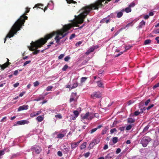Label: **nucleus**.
<instances>
[{
	"label": "nucleus",
	"instance_id": "obj_1",
	"mask_svg": "<svg viewBox=\"0 0 159 159\" xmlns=\"http://www.w3.org/2000/svg\"><path fill=\"white\" fill-rule=\"evenodd\" d=\"M72 27L71 24H68L64 25L63 28L60 30L56 31H53L52 32L46 35L44 38H41L35 42H32L31 43V46L29 47V49L30 51H33L35 49L41 47L42 45H44L47 42V40L52 38L53 36L56 35L55 38L56 42L58 43L60 40L63 38L69 33L68 31Z\"/></svg>",
	"mask_w": 159,
	"mask_h": 159
},
{
	"label": "nucleus",
	"instance_id": "obj_2",
	"mask_svg": "<svg viewBox=\"0 0 159 159\" xmlns=\"http://www.w3.org/2000/svg\"><path fill=\"white\" fill-rule=\"evenodd\" d=\"M26 11L25 13L21 16L20 18L17 20L12 26L9 33L7 34L6 38L4 39V43L6 40V39L8 37L10 38L13 37L15 34H16L17 31L20 30L23 25L25 22V20L28 19V17L25 15L30 11V8L26 7L25 8Z\"/></svg>",
	"mask_w": 159,
	"mask_h": 159
},
{
	"label": "nucleus",
	"instance_id": "obj_3",
	"mask_svg": "<svg viewBox=\"0 0 159 159\" xmlns=\"http://www.w3.org/2000/svg\"><path fill=\"white\" fill-rule=\"evenodd\" d=\"M152 140V139L148 136H145L143 137L141 139L140 143L144 147H147L149 143Z\"/></svg>",
	"mask_w": 159,
	"mask_h": 159
},
{
	"label": "nucleus",
	"instance_id": "obj_4",
	"mask_svg": "<svg viewBox=\"0 0 159 159\" xmlns=\"http://www.w3.org/2000/svg\"><path fill=\"white\" fill-rule=\"evenodd\" d=\"M95 116V114L88 112L84 115L81 116V119L82 120L86 119L88 120H91Z\"/></svg>",
	"mask_w": 159,
	"mask_h": 159
},
{
	"label": "nucleus",
	"instance_id": "obj_5",
	"mask_svg": "<svg viewBox=\"0 0 159 159\" xmlns=\"http://www.w3.org/2000/svg\"><path fill=\"white\" fill-rule=\"evenodd\" d=\"M91 97L93 98H100L102 97V94L99 91L94 92L91 95Z\"/></svg>",
	"mask_w": 159,
	"mask_h": 159
},
{
	"label": "nucleus",
	"instance_id": "obj_6",
	"mask_svg": "<svg viewBox=\"0 0 159 159\" xmlns=\"http://www.w3.org/2000/svg\"><path fill=\"white\" fill-rule=\"evenodd\" d=\"M31 149L36 154H39L42 150L40 147L36 146L32 147Z\"/></svg>",
	"mask_w": 159,
	"mask_h": 159
},
{
	"label": "nucleus",
	"instance_id": "obj_7",
	"mask_svg": "<svg viewBox=\"0 0 159 159\" xmlns=\"http://www.w3.org/2000/svg\"><path fill=\"white\" fill-rule=\"evenodd\" d=\"M28 105H24L22 106H20L18 108V111H21L27 110L28 108Z\"/></svg>",
	"mask_w": 159,
	"mask_h": 159
},
{
	"label": "nucleus",
	"instance_id": "obj_8",
	"mask_svg": "<svg viewBox=\"0 0 159 159\" xmlns=\"http://www.w3.org/2000/svg\"><path fill=\"white\" fill-rule=\"evenodd\" d=\"M29 122V121L26 120H25L18 121L17 122V124L19 125H24L25 124H28Z\"/></svg>",
	"mask_w": 159,
	"mask_h": 159
},
{
	"label": "nucleus",
	"instance_id": "obj_9",
	"mask_svg": "<svg viewBox=\"0 0 159 159\" xmlns=\"http://www.w3.org/2000/svg\"><path fill=\"white\" fill-rule=\"evenodd\" d=\"M81 140L77 142H74L71 143V148L72 149L75 148L77 147L79 143H80Z\"/></svg>",
	"mask_w": 159,
	"mask_h": 159
},
{
	"label": "nucleus",
	"instance_id": "obj_10",
	"mask_svg": "<svg viewBox=\"0 0 159 159\" xmlns=\"http://www.w3.org/2000/svg\"><path fill=\"white\" fill-rule=\"evenodd\" d=\"M114 156V154L111 152L108 154L105 157V159H111Z\"/></svg>",
	"mask_w": 159,
	"mask_h": 159
},
{
	"label": "nucleus",
	"instance_id": "obj_11",
	"mask_svg": "<svg viewBox=\"0 0 159 159\" xmlns=\"http://www.w3.org/2000/svg\"><path fill=\"white\" fill-rule=\"evenodd\" d=\"M35 7H38L42 10H43V5L41 4H36L34 7H33V8Z\"/></svg>",
	"mask_w": 159,
	"mask_h": 159
},
{
	"label": "nucleus",
	"instance_id": "obj_12",
	"mask_svg": "<svg viewBox=\"0 0 159 159\" xmlns=\"http://www.w3.org/2000/svg\"><path fill=\"white\" fill-rule=\"evenodd\" d=\"M145 25V22L144 20H142L139 24V28L140 29L142 28L143 26Z\"/></svg>",
	"mask_w": 159,
	"mask_h": 159
},
{
	"label": "nucleus",
	"instance_id": "obj_13",
	"mask_svg": "<svg viewBox=\"0 0 159 159\" xmlns=\"http://www.w3.org/2000/svg\"><path fill=\"white\" fill-rule=\"evenodd\" d=\"M98 86L102 88H104L103 84L101 81H98L96 82Z\"/></svg>",
	"mask_w": 159,
	"mask_h": 159
},
{
	"label": "nucleus",
	"instance_id": "obj_14",
	"mask_svg": "<svg viewBox=\"0 0 159 159\" xmlns=\"http://www.w3.org/2000/svg\"><path fill=\"white\" fill-rule=\"evenodd\" d=\"M73 113L75 116L72 118V119L74 120H75L76 118L78 116L79 113L78 111H74L73 112Z\"/></svg>",
	"mask_w": 159,
	"mask_h": 159
},
{
	"label": "nucleus",
	"instance_id": "obj_15",
	"mask_svg": "<svg viewBox=\"0 0 159 159\" xmlns=\"http://www.w3.org/2000/svg\"><path fill=\"white\" fill-rule=\"evenodd\" d=\"M125 11L126 13H129L131 12V9L130 7H126L125 8V10L123 9L121 10L122 11Z\"/></svg>",
	"mask_w": 159,
	"mask_h": 159
},
{
	"label": "nucleus",
	"instance_id": "obj_16",
	"mask_svg": "<svg viewBox=\"0 0 159 159\" xmlns=\"http://www.w3.org/2000/svg\"><path fill=\"white\" fill-rule=\"evenodd\" d=\"M9 65V64H8V62H6L2 66H1V68L2 69L4 70L5 68H6Z\"/></svg>",
	"mask_w": 159,
	"mask_h": 159
},
{
	"label": "nucleus",
	"instance_id": "obj_17",
	"mask_svg": "<svg viewBox=\"0 0 159 159\" xmlns=\"http://www.w3.org/2000/svg\"><path fill=\"white\" fill-rule=\"evenodd\" d=\"M36 120L39 122H41L43 120V117L41 116H38L36 118Z\"/></svg>",
	"mask_w": 159,
	"mask_h": 159
},
{
	"label": "nucleus",
	"instance_id": "obj_18",
	"mask_svg": "<svg viewBox=\"0 0 159 159\" xmlns=\"http://www.w3.org/2000/svg\"><path fill=\"white\" fill-rule=\"evenodd\" d=\"M135 120L134 118H129L128 119V122L129 123H133L135 122Z\"/></svg>",
	"mask_w": 159,
	"mask_h": 159
},
{
	"label": "nucleus",
	"instance_id": "obj_19",
	"mask_svg": "<svg viewBox=\"0 0 159 159\" xmlns=\"http://www.w3.org/2000/svg\"><path fill=\"white\" fill-rule=\"evenodd\" d=\"M87 143L86 142L83 143L80 146V148L82 150L85 148L86 147Z\"/></svg>",
	"mask_w": 159,
	"mask_h": 159
},
{
	"label": "nucleus",
	"instance_id": "obj_20",
	"mask_svg": "<svg viewBox=\"0 0 159 159\" xmlns=\"http://www.w3.org/2000/svg\"><path fill=\"white\" fill-rule=\"evenodd\" d=\"M122 12L123 11H121L118 12L117 14V17L118 18L121 17L123 15V13Z\"/></svg>",
	"mask_w": 159,
	"mask_h": 159
},
{
	"label": "nucleus",
	"instance_id": "obj_21",
	"mask_svg": "<svg viewBox=\"0 0 159 159\" xmlns=\"http://www.w3.org/2000/svg\"><path fill=\"white\" fill-rule=\"evenodd\" d=\"M70 147H68L65 148L63 149V152L66 153H68L69 151Z\"/></svg>",
	"mask_w": 159,
	"mask_h": 159
},
{
	"label": "nucleus",
	"instance_id": "obj_22",
	"mask_svg": "<svg viewBox=\"0 0 159 159\" xmlns=\"http://www.w3.org/2000/svg\"><path fill=\"white\" fill-rule=\"evenodd\" d=\"M96 140H93L90 143L89 145L90 146H92V147H93L94 145H95Z\"/></svg>",
	"mask_w": 159,
	"mask_h": 159
},
{
	"label": "nucleus",
	"instance_id": "obj_23",
	"mask_svg": "<svg viewBox=\"0 0 159 159\" xmlns=\"http://www.w3.org/2000/svg\"><path fill=\"white\" fill-rule=\"evenodd\" d=\"M118 138L117 137H113L112 139V142L113 143L115 144L118 142Z\"/></svg>",
	"mask_w": 159,
	"mask_h": 159
},
{
	"label": "nucleus",
	"instance_id": "obj_24",
	"mask_svg": "<svg viewBox=\"0 0 159 159\" xmlns=\"http://www.w3.org/2000/svg\"><path fill=\"white\" fill-rule=\"evenodd\" d=\"M151 40L149 39L146 40L144 42V44L145 45L149 44L151 42Z\"/></svg>",
	"mask_w": 159,
	"mask_h": 159
},
{
	"label": "nucleus",
	"instance_id": "obj_25",
	"mask_svg": "<svg viewBox=\"0 0 159 159\" xmlns=\"http://www.w3.org/2000/svg\"><path fill=\"white\" fill-rule=\"evenodd\" d=\"M78 84L77 82L74 83L73 84V86L71 88V89L75 88L77 87L78 85Z\"/></svg>",
	"mask_w": 159,
	"mask_h": 159
},
{
	"label": "nucleus",
	"instance_id": "obj_26",
	"mask_svg": "<svg viewBox=\"0 0 159 159\" xmlns=\"http://www.w3.org/2000/svg\"><path fill=\"white\" fill-rule=\"evenodd\" d=\"M65 136V135L62 134H58L57 136V138L59 139H62Z\"/></svg>",
	"mask_w": 159,
	"mask_h": 159
},
{
	"label": "nucleus",
	"instance_id": "obj_27",
	"mask_svg": "<svg viewBox=\"0 0 159 159\" xmlns=\"http://www.w3.org/2000/svg\"><path fill=\"white\" fill-rule=\"evenodd\" d=\"M149 126H150L149 125H148L146 126L144 128L142 132L143 133L147 131L148 130L149 127Z\"/></svg>",
	"mask_w": 159,
	"mask_h": 159
},
{
	"label": "nucleus",
	"instance_id": "obj_28",
	"mask_svg": "<svg viewBox=\"0 0 159 159\" xmlns=\"http://www.w3.org/2000/svg\"><path fill=\"white\" fill-rule=\"evenodd\" d=\"M66 0L67 2L68 3L70 4V3H72L75 4V3H76V2L75 1H74L73 0Z\"/></svg>",
	"mask_w": 159,
	"mask_h": 159
},
{
	"label": "nucleus",
	"instance_id": "obj_29",
	"mask_svg": "<svg viewBox=\"0 0 159 159\" xmlns=\"http://www.w3.org/2000/svg\"><path fill=\"white\" fill-rule=\"evenodd\" d=\"M87 78L86 77H83L81 78L80 82L81 83H83L87 79Z\"/></svg>",
	"mask_w": 159,
	"mask_h": 159
},
{
	"label": "nucleus",
	"instance_id": "obj_30",
	"mask_svg": "<svg viewBox=\"0 0 159 159\" xmlns=\"http://www.w3.org/2000/svg\"><path fill=\"white\" fill-rule=\"evenodd\" d=\"M53 88V87L52 86H49L47 87L46 90L47 91H48L51 90Z\"/></svg>",
	"mask_w": 159,
	"mask_h": 159
},
{
	"label": "nucleus",
	"instance_id": "obj_31",
	"mask_svg": "<svg viewBox=\"0 0 159 159\" xmlns=\"http://www.w3.org/2000/svg\"><path fill=\"white\" fill-rule=\"evenodd\" d=\"M44 98V97L43 96H40L39 97L35 99V100L37 101H39L41 100H43Z\"/></svg>",
	"mask_w": 159,
	"mask_h": 159
},
{
	"label": "nucleus",
	"instance_id": "obj_32",
	"mask_svg": "<svg viewBox=\"0 0 159 159\" xmlns=\"http://www.w3.org/2000/svg\"><path fill=\"white\" fill-rule=\"evenodd\" d=\"M37 115H38L37 114V112L36 111L31 113L30 115V116L31 117H34Z\"/></svg>",
	"mask_w": 159,
	"mask_h": 159
},
{
	"label": "nucleus",
	"instance_id": "obj_33",
	"mask_svg": "<svg viewBox=\"0 0 159 159\" xmlns=\"http://www.w3.org/2000/svg\"><path fill=\"white\" fill-rule=\"evenodd\" d=\"M77 96V93H71V97L72 98H74L75 99V98Z\"/></svg>",
	"mask_w": 159,
	"mask_h": 159
},
{
	"label": "nucleus",
	"instance_id": "obj_34",
	"mask_svg": "<svg viewBox=\"0 0 159 159\" xmlns=\"http://www.w3.org/2000/svg\"><path fill=\"white\" fill-rule=\"evenodd\" d=\"M4 150H0V159L1 158V156L4 155Z\"/></svg>",
	"mask_w": 159,
	"mask_h": 159
},
{
	"label": "nucleus",
	"instance_id": "obj_35",
	"mask_svg": "<svg viewBox=\"0 0 159 159\" xmlns=\"http://www.w3.org/2000/svg\"><path fill=\"white\" fill-rule=\"evenodd\" d=\"M55 117L59 119H61L62 118V116L61 114L56 115H55Z\"/></svg>",
	"mask_w": 159,
	"mask_h": 159
},
{
	"label": "nucleus",
	"instance_id": "obj_36",
	"mask_svg": "<svg viewBox=\"0 0 159 159\" xmlns=\"http://www.w3.org/2000/svg\"><path fill=\"white\" fill-rule=\"evenodd\" d=\"M132 127V126L131 125H129L127 126L126 128V130H129L131 129Z\"/></svg>",
	"mask_w": 159,
	"mask_h": 159
},
{
	"label": "nucleus",
	"instance_id": "obj_37",
	"mask_svg": "<svg viewBox=\"0 0 159 159\" xmlns=\"http://www.w3.org/2000/svg\"><path fill=\"white\" fill-rule=\"evenodd\" d=\"M117 130L116 129L114 128L113 129H111L110 130V133L111 134H112L114 133V132H116Z\"/></svg>",
	"mask_w": 159,
	"mask_h": 159
},
{
	"label": "nucleus",
	"instance_id": "obj_38",
	"mask_svg": "<svg viewBox=\"0 0 159 159\" xmlns=\"http://www.w3.org/2000/svg\"><path fill=\"white\" fill-rule=\"evenodd\" d=\"M135 3L133 2H132L130 4V5H129V7L131 8L132 7H134L135 6Z\"/></svg>",
	"mask_w": 159,
	"mask_h": 159
},
{
	"label": "nucleus",
	"instance_id": "obj_39",
	"mask_svg": "<svg viewBox=\"0 0 159 159\" xmlns=\"http://www.w3.org/2000/svg\"><path fill=\"white\" fill-rule=\"evenodd\" d=\"M102 22L103 23H108L109 22V20H106V19H103L102 20Z\"/></svg>",
	"mask_w": 159,
	"mask_h": 159
},
{
	"label": "nucleus",
	"instance_id": "obj_40",
	"mask_svg": "<svg viewBox=\"0 0 159 159\" xmlns=\"http://www.w3.org/2000/svg\"><path fill=\"white\" fill-rule=\"evenodd\" d=\"M141 113H140V112H139V111H135L134 112V116H138V115H139Z\"/></svg>",
	"mask_w": 159,
	"mask_h": 159
},
{
	"label": "nucleus",
	"instance_id": "obj_41",
	"mask_svg": "<svg viewBox=\"0 0 159 159\" xmlns=\"http://www.w3.org/2000/svg\"><path fill=\"white\" fill-rule=\"evenodd\" d=\"M31 61H26L23 64V66H25L26 65L30 63L31 62Z\"/></svg>",
	"mask_w": 159,
	"mask_h": 159
},
{
	"label": "nucleus",
	"instance_id": "obj_42",
	"mask_svg": "<svg viewBox=\"0 0 159 159\" xmlns=\"http://www.w3.org/2000/svg\"><path fill=\"white\" fill-rule=\"evenodd\" d=\"M68 68V66L67 65H65L63 67L62 70L63 71H65L66 69Z\"/></svg>",
	"mask_w": 159,
	"mask_h": 159
},
{
	"label": "nucleus",
	"instance_id": "obj_43",
	"mask_svg": "<svg viewBox=\"0 0 159 159\" xmlns=\"http://www.w3.org/2000/svg\"><path fill=\"white\" fill-rule=\"evenodd\" d=\"M107 129L105 128L104 129H103L102 132V134L103 135L105 134L107 131Z\"/></svg>",
	"mask_w": 159,
	"mask_h": 159
},
{
	"label": "nucleus",
	"instance_id": "obj_44",
	"mask_svg": "<svg viewBox=\"0 0 159 159\" xmlns=\"http://www.w3.org/2000/svg\"><path fill=\"white\" fill-rule=\"evenodd\" d=\"M40 50H36L33 52V54L34 55L37 54L39 52Z\"/></svg>",
	"mask_w": 159,
	"mask_h": 159
},
{
	"label": "nucleus",
	"instance_id": "obj_45",
	"mask_svg": "<svg viewBox=\"0 0 159 159\" xmlns=\"http://www.w3.org/2000/svg\"><path fill=\"white\" fill-rule=\"evenodd\" d=\"M97 130V129H96V128L93 129L90 131V133L91 134H92L94 132H95Z\"/></svg>",
	"mask_w": 159,
	"mask_h": 159
},
{
	"label": "nucleus",
	"instance_id": "obj_46",
	"mask_svg": "<svg viewBox=\"0 0 159 159\" xmlns=\"http://www.w3.org/2000/svg\"><path fill=\"white\" fill-rule=\"evenodd\" d=\"M150 102V99H148L145 103V106H147L149 102Z\"/></svg>",
	"mask_w": 159,
	"mask_h": 159
},
{
	"label": "nucleus",
	"instance_id": "obj_47",
	"mask_svg": "<svg viewBox=\"0 0 159 159\" xmlns=\"http://www.w3.org/2000/svg\"><path fill=\"white\" fill-rule=\"evenodd\" d=\"M75 34H73L70 36L69 39H72L74 38L75 37Z\"/></svg>",
	"mask_w": 159,
	"mask_h": 159
},
{
	"label": "nucleus",
	"instance_id": "obj_48",
	"mask_svg": "<svg viewBox=\"0 0 159 159\" xmlns=\"http://www.w3.org/2000/svg\"><path fill=\"white\" fill-rule=\"evenodd\" d=\"M159 87V82L157 84H156L153 87V89H155L157 87Z\"/></svg>",
	"mask_w": 159,
	"mask_h": 159
},
{
	"label": "nucleus",
	"instance_id": "obj_49",
	"mask_svg": "<svg viewBox=\"0 0 159 159\" xmlns=\"http://www.w3.org/2000/svg\"><path fill=\"white\" fill-rule=\"evenodd\" d=\"M39 84V83L38 81H36L34 83V86L36 87L38 86Z\"/></svg>",
	"mask_w": 159,
	"mask_h": 159
},
{
	"label": "nucleus",
	"instance_id": "obj_50",
	"mask_svg": "<svg viewBox=\"0 0 159 159\" xmlns=\"http://www.w3.org/2000/svg\"><path fill=\"white\" fill-rule=\"evenodd\" d=\"M154 105L153 104H151L150 106H149L146 109L148 110H149L152 107H154Z\"/></svg>",
	"mask_w": 159,
	"mask_h": 159
},
{
	"label": "nucleus",
	"instance_id": "obj_51",
	"mask_svg": "<svg viewBox=\"0 0 159 159\" xmlns=\"http://www.w3.org/2000/svg\"><path fill=\"white\" fill-rule=\"evenodd\" d=\"M70 58V57L69 56L66 57L64 58V60L66 61H68Z\"/></svg>",
	"mask_w": 159,
	"mask_h": 159
},
{
	"label": "nucleus",
	"instance_id": "obj_52",
	"mask_svg": "<svg viewBox=\"0 0 159 159\" xmlns=\"http://www.w3.org/2000/svg\"><path fill=\"white\" fill-rule=\"evenodd\" d=\"M147 109L146 108H145V107H144L143 108H141L140 109V110H141V111H140V113H143V112H144V111H145V110Z\"/></svg>",
	"mask_w": 159,
	"mask_h": 159
},
{
	"label": "nucleus",
	"instance_id": "obj_53",
	"mask_svg": "<svg viewBox=\"0 0 159 159\" xmlns=\"http://www.w3.org/2000/svg\"><path fill=\"white\" fill-rule=\"evenodd\" d=\"M57 155L60 157H61L62 155V153L60 151H58L57 152Z\"/></svg>",
	"mask_w": 159,
	"mask_h": 159
},
{
	"label": "nucleus",
	"instance_id": "obj_54",
	"mask_svg": "<svg viewBox=\"0 0 159 159\" xmlns=\"http://www.w3.org/2000/svg\"><path fill=\"white\" fill-rule=\"evenodd\" d=\"M89 154H90V153L89 152H87L84 154V156L85 157H87L89 156Z\"/></svg>",
	"mask_w": 159,
	"mask_h": 159
},
{
	"label": "nucleus",
	"instance_id": "obj_55",
	"mask_svg": "<svg viewBox=\"0 0 159 159\" xmlns=\"http://www.w3.org/2000/svg\"><path fill=\"white\" fill-rule=\"evenodd\" d=\"M121 151V150L120 148H118L117 149L116 151V154H118Z\"/></svg>",
	"mask_w": 159,
	"mask_h": 159
},
{
	"label": "nucleus",
	"instance_id": "obj_56",
	"mask_svg": "<svg viewBox=\"0 0 159 159\" xmlns=\"http://www.w3.org/2000/svg\"><path fill=\"white\" fill-rule=\"evenodd\" d=\"M64 54H61L58 57V59H61L62 58L64 57Z\"/></svg>",
	"mask_w": 159,
	"mask_h": 159
},
{
	"label": "nucleus",
	"instance_id": "obj_57",
	"mask_svg": "<svg viewBox=\"0 0 159 159\" xmlns=\"http://www.w3.org/2000/svg\"><path fill=\"white\" fill-rule=\"evenodd\" d=\"M89 50L90 51V52H92L94 51V48H93V47L90 48L89 49Z\"/></svg>",
	"mask_w": 159,
	"mask_h": 159
},
{
	"label": "nucleus",
	"instance_id": "obj_58",
	"mask_svg": "<svg viewBox=\"0 0 159 159\" xmlns=\"http://www.w3.org/2000/svg\"><path fill=\"white\" fill-rule=\"evenodd\" d=\"M132 47V46H126V47L125 48L126 50H128L129 49H130Z\"/></svg>",
	"mask_w": 159,
	"mask_h": 159
},
{
	"label": "nucleus",
	"instance_id": "obj_59",
	"mask_svg": "<svg viewBox=\"0 0 159 159\" xmlns=\"http://www.w3.org/2000/svg\"><path fill=\"white\" fill-rule=\"evenodd\" d=\"M82 41H79L76 43V46H77L78 45V46L80 45V44H82Z\"/></svg>",
	"mask_w": 159,
	"mask_h": 159
},
{
	"label": "nucleus",
	"instance_id": "obj_60",
	"mask_svg": "<svg viewBox=\"0 0 159 159\" xmlns=\"http://www.w3.org/2000/svg\"><path fill=\"white\" fill-rule=\"evenodd\" d=\"M18 70H16L13 73V75H16L18 74Z\"/></svg>",
	"mask_w": 159,
	"mask_h": 159
},
{
	"label": "nucleus",
	"instance_id": "obj_61",
	"mask_svg": "<svg viewBox=\"0 0 159 159\" xmlns=\"http://www.w3.org/2000/svg\"><path fill=\"white\" fill-rule=\"evenodd\" d=\"M154 33L156 34L159 33V29H157L156 30H154Z\"/></svg>",
	"mask_w": 159,
	"mask_h": 159
},
{
	"label": "nucleus",
	"instance_id": "obj_62",
	"mask_svg": "<svg viewBox=\"0 0 159 159\" xmlns=\"http://www.w3.org/2000/svg\"><path fill=\"white\" fill-rule=\"evenodd\" d=\"M25 93V92H24L20 93L19 95V97H22L24 94Z\"/></svg>",
	"mask_w": 159,
	"mask_h": 159
},
{
	"label": "nucleus",
	"instance_id": "obj_63",
	"mask_svg": "<svg viewBox=\"0 0 159 159\" xmlns=\"http://www.w3.org/2000/svg\"><path fill=\"white\" fill-rule=\"evenodd\" d=\"M108 148V146L107 145H105L103 148L104 150H106Z\"/></svg>",
	"mask_w": 159,
	"mask_h": 159
},
{
	"label": "nucleus",
	"instance_id": "obj_64",
	"mask_svg": "<svg viewBox=\"0 0 159 159\" xmlns=\"http://www.w3.org/2000/svg\"><path fill=\"white\" fill-rule=\"evenodd\" d=\"M155 39L157 41V43L159 44V37H157Z\"/></svg>",
	"mask_w": 159,
	"mask_h": 159
}]
</instances>
